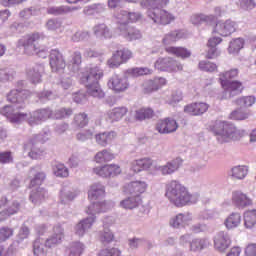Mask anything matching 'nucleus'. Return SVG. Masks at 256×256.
<instances>
[{
    "mask_svg": "<svg viewBox=\"0 0 256 256\" xmlns=\"http://www.w3.org/2000/svg\"><path fill=\"white\" fill-rule=\"evenodd\" d=\"M128 111L129 110L125 106L116 107L107 112V117L110 119L111 123L114 121H121V119L127 115Z\"/></svg>",
    "mask_w": 256,
    "mask_h": 256,
    "instance_id": "bb28decb",
    "label": "nucleus"
},
{
    "mask_svg": "<svg viewBox=\"0 0 256 256\" xmlns=\"http://www.w3.org/2000/svg\"><path fill=\"white\" fill-rule=\"evenodd\" d=\"M79 195L78 190L63 188L60 191V203L62 205H69L71 201H75V198Z\"/></svg>",
    "mask_w": 256,
    "mask_h": 256,
    "instance_id": "a878e982",
    "label": "nucleus"
},
{
    "mask_svg": "<svg viewBox=\"0 0 256 256\" xmlns=\"http://www.w3.org/2000/svg\"><path fill=\"white\" fill-rule=\"evenodd\" d=\"M215 16L205 14H195L191 17L193 25H201V23H213Z\"/></svg>",
    "mask_w": 256,
    "mask_h": 256,
    "instance_id": "58836bf2",
    "label": "nucleus"
},
{
    "mask_svg": "<svg viewBox=\"0 0 256 256\" xmlns=\"http://www.w3.org/2000/svg\"><path fill=\"white\" fill-rule=\"evenodd\" d=\"M56 177H69V169L64 164L58 163L53 166Z\"/></svg>",
    "mask_w": 256,
    "mask_h": 256,
    "instance_id": "4d7b16f0",
    "label": "nucleus"
},
{
    "mask_svg": "<svg viewBox=\"0 0 256 256\" xmlns=\"http://www.w3.org/2000/svg\"><path fill=\"white\" fill-rule=\"evenodd\" d=\"M25 82L23 80L18 82L16 89L10 91L7 95V101L12 105L4 106L0 113L9 119L10 123H23L27 121V113L15 112L19 109H25V99H27V90L23 89Z\"/></svg>",
    "mask_w": 256,
    "mask_h": 256,
    "instance_id": "f257e3e1",
    "label": "nucleus"
},
{
    "mask_svg": "<svg viewBox=\"0 0 256 256\" xmlns=\"http://www.w3.org/2000/svg\"><path fill=\"white\" fill-rule=\"evenodd\" d=\"M115 240V235L107 225L104 224V229L103 231L100 232V241L103 243V245H109V243H113Z\"/></svg>",
    "mask_w": 256,
    "mask_h": 256,
    "instance_id": "ea45409f",
    "label": "nucleus"
},
{
    "mask_svg": "<svg viewBox=\"0 0 256 256\" xmlns=\"http://www.w3.org/2000/svg\"><path fill=\"white\" fill-rule=\"evenodd\" d=\"M73 115V109L71 108H59L53 112L52 119H68Z\"/></svg>",
    "mask_w": 256,
    "mask_h": 256,
    "instance_id": "8fccbe9b",
    "label": "nucleus"
},
{
    "mask_svg": "<svg viewBox=\"0 0 256 256\" xmlns=\"http://www.w3.org/2000/svg\"><path fill=\"white\" fill-rule=\"evenodd\" d=\"M98 256H121V250H119L118 248L102 249L98 253Z\"/></svg>",
    "mask_w": 256,
    "mask_h": 256,
    "instance_id": "774afa93",
    "label": "nucleus"
},
{
    "mask_svg": "<svg viewBox=\"0 0 256 256\" xmlns=\"http://www.w3.org/2000/svg\"><path fill=\"white\" fill-rule=\"evenodd\" d=\"M235 105L239 107H252L255 105V96H244L234 100Z\"/></svg>",
    "mask_w": 256,
    "mask_h": 256,
    "instance_id": "09e8293b",
    "label": "nucleus"
},
{
    "mask_svg": "<svg viewBox=\"0 0 256 256\" xmlns=\"http://www.w3.org/2000/svg\"><path fill=\"white\" fill-rule=\"evenodd\" d=\"M37 13H39V10L35 7L25 8L19 12V17L20 19H31Z\"/></svg>",
    "mask_w": 256,
    "mask_h": 256,
    "instance_id": "680f3d73",
    "label": "nucleus"
},
{
    "mask_svg": "<svg viewBox=\"0 0 256 256\" xmlns=\"http://www.w3.org/2000/svg\"><path fill=\"white\" fill-rule=\"evenodd\" d=\"M224 91L220 95V99H233V97H237V95H241L243 93V83L241 81H225L221 83Z\"/></svg>",
    "mask_w": 256,
    "mask_h": 256,
    "instance_id": "0eeeda50",
    "label": "nucleus"
},
{
    "mask_svg": "<svg viewBox=\"0 0 256 256\" xmlns=\"http://www.w3.org/2000/svg\"><path fill=\"white\" fill-rule=\"evenodd\" d=\"M128 73L132 77H141V75H151V73H153V70L149 68H131L128 70Z\"/></svg>",
    "mask_w": 256,
    "mask_h": 256,
    "instance_id": "e2e57ef3",
    "label": "nucleus"
},
{
    "mask_svg": "<svg viewBox=\"0 0 256 256\" xmlns=\"http://www.w3.org/2000/svg\"><path fill=\"white\" fill-rule=\"evenodd\" d=\"M93 33L96 39H100V41L113 37V32H111V29L105 23L95 25L93 27Z\"/></svg>",
    "mask_w": 256,
    "mask_h": 256,
    "instance_id": "b1692460",
    "label": "nucleus"
},
{
    "mask_svg": "<svg viewBox=\"0 0 256 256\" xmlns=\"http://www.w3.org/2000/svg\"><path fill=\"white\" fill-rule=\"evenodd\" d=\"M212 131L214 135H216L219 143H227L229 139L237 141L241 138V131H239L235 125L227 122H216Z\"/></svg>",
    "mask_w": 256,
    "mask_h": 256,
    "instance_id": "39448f33",
    "label": "nucleus"
},
{
    "mask_svg": "<svg viewBox=\"0 0 256 256\" xmlns=\"http://www.w3.org/2000/svg\"><path fill=\"white\" fill-rule=\"evenodd\" d=\"M167 199L176 207H185V205H194L199 201V194H191L185 186L179 181L172 180L166 185Z\"/></svg>",
    "mask_w": 256,
    "mask_h": 256,
    "instance_id": "f03ea898",
    "label": "nucleus"
},
{
    "mask_svg": "<svg viewBox=\"0 0 256 256\" xmlns=\"http://www.w3.org/2000/svg\"><path fill=\"white\" fill-rule=\"evenodd\" d=\"M245 40L243 38L232 39L228 46L229 55H239V51L243 49Z\"/></svg>",
    "mask_w": 256,
    "mask_h": 256,
    "instance_id": "2f4dec72",
    "label": "nucleus"
},
{
    "mask_svg": "<svg viewBox=\"0 0 256 256\" xmlns=\"http://www.w3.org/2000/svg\"><path fill=\"white\" fill-rule=\"evenodd\" d=\"M113 207V202H96L88 206V209L86 210V213L88 215H91L92 217H95V213H105L106 211H109Z\"/></svg>",
    "mask_w": 256,
    "mask_h": 256,
    "instance_id": "6ab92c4d",
    "label": "nucleus"
},
{
    "mask_svg": "<svg viewBox=\"0 0 256 256\" xmlns=\"http://www.w3.org/2000/svg\"><path fill=\"white\" fill-rule=\"evenodd\" d=\"M85 251V245L81 242H72L70 244V253L69 256H81V254Z\"/></svg>",
    "mask_w": 256,
    "mask_h": 256,
    "instance_id": "603ef678",
    "label": "nucleus"
},
{
    "mask_svg": "<svg viewBox=\"0 0 256 256\" xmlns=\"http://www.w3.org/2000/svg\"><path fill=\"white\" fill-rule=\"evenodd\" d=\"M182 161L180 158H176L163 166L158 167V171L162 173V175H172L181 167Z\"/></svg>",
    "mask_w": 256,
    "mask_h": 256,
    "instance_id": "393cba45",
    "label": "nucleus"
},
{
    "mask_svg": "<svg viewBox=\"0 0 256 256\" xmlns=\"http://www.w3.org/2000/svg\"><path fill=\"white\" fill-rule=\"evenodd\" d=\"M256 224V210H248L244 213V225L251 229Z\"/></svg>",
    "mask_w": 256,
    "mask_h": 256,
    "instance_id": "37998d69",
    "label": "nucleus"
},
{
    "mask_svg": "<svg viewBox=\"0 0 256 256\" xmlns=\"http://www.w3.org/2000/svg\"><path fill=\"white\" fill-rule=\"evenodd\" d=\"M47 119H53V110L51 108H42L27 114L26 121H28L30 127H35V125H39L43 121H47Z\"/></svg>",
    "mask_w": 256,
    "mask_h": 256,
    "instance_id": "6e6552de",
    "label": "nucleus"
},
{
    "mask_svg": "<svg viewBox=\"0 0 256 256\" xmlns=\"http://www.w3.org/2000/svg\"><path fill=\"white\" fill-rule=\"evenodd\" d=\"M96 143L101 147H107L115 139V132H102L95 134Z\"/></svg>",
    "mask_w": 256,
    "mask_h": 256,
    "instance_id": "c85d7f7f",
    "label": "nucleus"
},
{
    "mask_svg": "<svg viewBox=\"0 0 256 256\" xmlns=\"http://www.w3.org/2000/svg\"><path fill=\"white\" fill-rule=\"evenodd\" d=\"M13 229L9 227H2L0 228V243H3V241H7V239H10L13 237Z\"/></svg>",
    "mask_w": 256,
    "mask_h": 256,
    "instance_id": "69168bd1",
    "label": "nucleus"
},
{
    "mask_svg": "<svg viewBox=\"0 0 256 256\" xmlns=\"http://www.w3.org/2000/svg\"><path fill=\"white\" fill-rule=\"evenodd\" d=\"M93 223H95V217L89 216L83 220H81L76 226H75V233L78 235V237H83L89 231L91 227H93Z\"/></svg>",
    "mask_w": 256,
    "mask_h": 256,
    "instance_id": "5701e85b",
    "label": "nucleus"
},
{
    "mask_svg": "<svg viewBox=\"0 0 256 256\" xmlns=\"http://www.w3.org/2000/svg\"><path fill=\"white\" fill-rule=\"evenodd\" d=\"M9 31L12 35H20V33H24L25 31V23L21 21H14L10 24Z\"/></svg>",
    "mask_w": 256,
    "mask_h": 256,
    "instance_id": "5fc2aeb1",
    "label": "nucleus"
},
{
    "mask_svg": "<svg viewBox=\"0 0 256 256\" xmlns=\"http://www.w3.org/2000/svg\"><path fill=\"white\" fill-rule=\"evenodd\" d=\"M232 203H234L235 207H238V209H245V207L252 205L253 201L244 193L236 191L232 193Z\"/></svg>",
    "mask_w": 256,
    "mask_h": 256,
    "instance_id": "4be33fe9",
    "label": "nucleus"
},
{
    "mask_svg": "<svg viewBox=\"0 0 256 256\" xmlns=\"http://www.w3.org/2000/svg\"><path fill=\"white\" fill-rule=\"evenodd\" d=\"M237 30V24L232 20H226L225 22H218L215 26V31L222 37H229Z\"/></svg>",
    "mask_w": 256,
    "mask_h": 256,
    "instance_id": "dca6fc26",
    "label": "nucleus"
},
{
    "mask_svg": "<svg viewBox=\"0 0 256 256\" xmlns=\"http://www.w3.org/2000/svg\"><path fill=\"white\" fill-rule=\"evenodd\" d=\"M37 98L39 103L45 104L48 101L55 99V96L53 95V92L49 90H44L37 94Z\"/></svg>",
    "mask_w": 256,
    "mask_h": 256,
    "instance_id": "052dcab7",
    "label": "nucleus"
},
{
    "mask_svg": "<svg viewBox=\"0 0 256 256\" xmlns=\"http://www.w3.org/2000/svg\"><path fill=\"white\" fill-rule=\"evenodd\" d=\"M209 111V104L205 102H195L184 107V113L188 115L199 116Z\"/></svg>",
    "mask_w": 256,
    "mask_h": 256,
    "instance_id": "f3484780",
    "label": "nucleus"
},
{
    "mask_svg": "<svg viewBox=\"0 0 256 256\" xmlns=\"http://www.w3.org/2000/svg\"><path fill=\"white\" fill-rule=\"evenodd\" d=\"M39 139H41V135H36L24 144V150L28 152L31 159H39L43 153Z\"/></svg>",
    "mask_w": 256,
    "mask_h": 256,
    "instance_id": "ddd939ff",
    "label": "nucleus"
},
{
    "mask_svg": "<svg viewBox=\"0 0 256 256\" xmlns=\"http://www.w3.org/2000/svg\"><path fill=\"white\" fill-rule=\"evenodd\" d=\"M45 73V66L43 64H35L27 70L28 79L31 83H41V77Z\"/></svg>",
    "mask_w": 256,
    "mask_h": 256,
    "instance_id": "aec40b11",
    "label": "nucleus"
},
{
    "mask_svg": "<svg viewBox=\"0 0 256 256\" xmlns=\"http://www.w3.org/2000/svg\"><path fill=\"white\" fill-rule=\"evenodd\" d=\"M209 247V240L207 238H194L192 243H190V251H203Z\"/></svg>",
    "mask_w": 256,
    "mask_h": 256,
    "instance_id": "72a5a7b5",
    "label": "nucleus"
},
{
    "mask_svg": "<svg viewBox=\"0 0 256 256\" xmlns=\"http://www.w3.org/2000/svg\"><path fill=\"white\" fill-rule=\"evenodd\" d=\"M231 173L235 179H245L247 173H249V168L247 166H236L232 168Z\"/></svg>",
    "mask_w": 256,
    "mask_h": 256,
    "instance_id": "49530a36",
    "label": "nucleus"
},
{
    "mask_svg": "<svg viewBox=\"0 0 256 256\" xmlns=\"http://www.w3.org/2000/svg\"><path fill=\"white\" fill-rule=\"evenodd\" d=\"M239 75V69H231L220 75V83H225V81H231L230 79H235Z\"/></svg>",
    "mask_w": 256,
    "mask_h": 256,
    "instance_id": "bf43d9fd",
    "label": "nucleus"
},
{
    "mask_svg": "<svg viewBox=\"0 0 256 256\" xmlns=\"http://www.w3.org/2000/svg\"><path fill=\"white\" fill-rule=\"evenodd\" d=\"M133 57V52L127 48H123L121 50L116 51L112 57L108 60V65L112 69L119 67V65H123V63H127L129 59Z\"/></svg>",
    "mask_w": 256,
    "mask_h": 256,
    "instance_id": "9b49d317",
    "label": "nucleus"
},
{
    "mask_svg": "<svg viewBox=\"0 0 256 256\" xmlns=\"http://www.w3.org/2000/svg\"><path fill=\"white\" fill-rule=\"evenodd\" d=\"M77 8L75 7H69V6H52L47 8V14L48 15H66V13H71V11H75Z\"/></svg>",
    "mask_w": 256,
    "mask_h": 256,
    "instance_id": "f704fd0d",
    "label": "nucleus"
},
{
    "mask_svg": "<svg viewBox=\"0 0 256 256\" xmlns=\"http://www.w3.org/2000/svg\"><path fill=\"white\" fill-rule=\"evenodd\" d=\"M63 237H65V230L61 225L54 226V234L45 240V247L51 249V247H55V245H59L61 241H63Z\"/></svg>",
    "mask_w": 256,
    "mask_h": 256,
    "instance_id": "a211bd4d",
    "label": "nucleus"
},
{
    "mask_svg": "<svg viewBox=\"0 0 256 256\" xmlns=\"http://www.w3.org/2000/svg\"><path fill=\"white\" fill-rule=\"evenodd\" d=\"M231 247V236L225 231L218 232L214 237V249L219 253H225Z\"/></svg>",
    "mask_w": 256,
    "mask_h": 256,
    "instance_id": "4468645a",
    "label": "nucleus"
},
{
    "mask_svg": "<svg viewBox=\"0 0 256 256\" xmlns=\"http://www.w3.org/2000/svg\"><path fill=\"white\" fill-rule=\"evenodd\" d=\"M33 251L35 256H45V240L38 238L33 243Z\"/></svg>",
    "mask_w": 256,
    "mask_h": 256,
    "instance_id": "a18cd8bd",
    "label": "nucleus"
},
{
    "mask_svg": "<svg viewBox=\"0 0 256 256\" xmlns=\"http://www.w3.org/2000/svg\"><path fill=\"white\" fill-rule=\"evenodd\" d=\"M113 159H115V156L113 153L108 152L107 149H104L95 155L96 163H107L113 161Z\"/></svg>",
    "mask_w": 256,
    "mask_h": 256,
    "instance_id": "c03bdc74",
    "label": "nucleus"
},
{
    "mask_svg": "<svg viewBox=\"0 0 256 256\" xmlns=\"http://www.w3.org/2000/svg\"><path fill=\"white\" fill-rule=\"evenodd\" d=\"M101 77H103V70L99 66L90 67L82 73L80 83L86 87L87 93L91 97H97L98 99L105 97V93L99 85Z\"/></svg>",
    "mask_w": 256,
    "mask_h": 256,
    "instance_id": "20e7f679",
    "label": "nucleus"
},
{
    "mask_svg": "<svg viewBox=\"0 0 256 256\" xmlns=\"http://www.w3.org/2000/svg\"><path fill=\"white\" fill-rule=\"evenodd\" d=\"M15 77V70L11 68H4L0 70V81L2 83H7V81H11Z\"/></svg>",
    "mask_w": 256,
    "mask_h": 256,
    "instance_id": "6e6d98bb",
    "label": "nucleus"
},
{
    "mask_svg": "<svg viewBox=\"0 0 256 256\" xmlns=\"http://www.w3.org/2000/svg\"><path fill=\"white\" fill-rule=\"evenodd\" d=\"M199 69L207 73H213V71H217V64L203 60L199 62Z\"/></svg>",
    "mask_w": 256,
    "mask_h": 256,
    "instance_id": "13d9d810",
    "label": "nucleus"
},
{
    "mask_svg": "<svg viewBox=\"0 0 256 256\" xmlns=\"http://www.w3.org/2000/svg\"><path fill=\"white\" fill-rule=\"evenodd\" d=\"M43 39H45V35L39 32L28 34L18 40V47H24L26 55H33Z\"/></svg>",
    "mask_w": 256,
    "mask_h": 256,
    "instance_id": "423d86ee",
    "label": "nucleus"
},
{
    "mask_svg": "<svg viewBox=\"0 0 256 256\" xmlns=\"http://www.w3.org/2000/svg\"><path fill=\"white\" fill-rule=\"evenodd\" d=\"M85 15H99L101 13H105V4H91L86 6L83 10Z\"/></svg>",
    "mask_w": 256,
    "mask_h": 256,
    "instance_id": "e433bc0d",
    "label": "nucleus"
},
{
    "mask_svg": "<svg viewBox=\"0 0 256 256\" xmlns=\"http://www.w3.org/2000/svg\"><path fill=\"white\" fill-rule=\"evenodd\" d=\"M154 67L155 69H158V71H166L168 73L183 71V66L171 57L159 58L155 62Z\"/></svg>",
    "mask_w": 256,
    "mask_h": 256,
    "instance_id": "1a4fd4ad",
    "label": "nucleus"
},
{
    "mask_svg": "<svg viewBox=\"0 0 256 256\" xmlns=\"http://www.w3.org/2000/svg\"><path fill=\"white\" fill-rule=\"evenodd\" d=\"M166 53H169L170 55H176V57H181V59H187L191 57V51L183 47H167Z\"/></svg>",
    "mask_w": 256,
    "mask_h": 256,
    "instance_id": "c9c22d12",
    "label": "nucleus"
},
{
    "mask_svg": "<svg viewBox=\"0 0 256 256\" xmlns=\"http://www.w3.org/2000/svg\"><path fill=\"white\" fill-rule=\"evenodd\" d=\"M49 63L53 73H63V71H65V67H67L63 53L58 49L51 50Z\"/></svg>",
    "mask_w": 256,
    "mask_h": 256,
    "instance_id": "9d476101",
    "label": "nucleus"
},
{
    "mask_svg": "<svg viewBox=\"0 0 256 256\" xmlns=\"http://www.w3.org/2000/svg\"><path fill=\"white\" fill-rule=\"evenodd\" d=\"M147 189V183L143 181L130 182L126 186V193L133 195L134 197H141V193H145Z\"/></svg>",
    "mask_w": 256,
    "mask_h": 256,
    "instance_id": "412c9836",
    "label": "nucleus"
},
{
    "mask_svg": "<svg viewBox=\"0 0 256 256\" xmlns=\"http://www.w3.org/2000/svg\"><path fill=\"white\" fill-rule=\"evenodd\" d=\"M81 62H82L81 52L79 51L74 52L71 60L74 72L79 71V65L81 64Z\"/></svg>",
    "mask_w": 256,
    "mask_h": 256,
    "instance_id": "338daca9",
    "label": "nucleus"
},
{
    "mask_svg": "<svg viewBox=\"0 0 256 256\" xmlns=\"http://www.w3.org/2000/svg\"><path fill=\"white\" fill-rule=\"evenodd\" d=\"M74 125L76 127H80V129H83V127H87L89 125V117L85 112L76 114L74 116Z\"/></svg>",
    "mask_w": 256,
    "mask_h": 256,
    "instance_id": "de8ad7c7",
    "label": "nucleus"
},
{
    "mask_svg": "<svg viewBox=\"0 0 256 256\" xmlns=\"http://www.w3.org/2000/svg\"><path fill=\"white\" fill-rule=\"evenodd\" d=\"M241 224V214L232 213L226 220L225 225L228 229H235Z\"/></svg>",
    "mask_w": 256,
    "mask_h": 256,
    "instance_id": "79ce46f5",
    "label": "nucleus"
},
{
    "mask_svg": "<svg viewBox=\"0 0 256 256\" xmlns=\"http://www.w3.org/2000/svg\"><path fill=\"white\" fill-rule=\"evenodd\" d=\"M108 87L115 93H123V91L129 89V81L125 76L114 74L108 80Z\"/></svg>",
    "mask_w": 256,
    "mask_h": 256,
    "instance_id": "f8f14e48",
    "label": "nucleus"
},
{
    "mask_svg": "<svg viewBox=\"0 0 256 256\" xmlns=\"http://www.w3.org/2000/svg\"><path fill=\"white\" fill-rule=\"evenodd\" d=\"M125 39L128 41H137V39H141V31L134 27H128L126 33L124 34Z\"/></svg>",
    "mask_w": 256,
    "mask_h": 256,
    "instance_id": "3c124183",
    "label": "nucleus"
},
{
    "mask_svg": "<svg viewBox=\"0 0 256 256\" xmlns=\"http://www.w3.org/2000/svg\"><path fill=\"white\" fill-rule=\"evenodd\" d=\"M153 117V110L151 108H141L136 111L137 121H144V119H151Z\"/></svg>",
    "mask_w": 256,
    "mask_h": 256,
    "instance_id": "864d4df0",
    "label": "nucleus"
},
{
    "mask_svg": "<svg viewBox=\"0 0 256 256\" xmlns=\"http://www.w3.org/2000/svg\"><path fill=\"white\" fill-rule=\"evenodd\" d=\"M48 195L49 193L45 188L38 187L36 190L31 191L29 199L34 205H38V203H41Z\"/></svg>",
    "mask_w": 256,
    "mask_h": 256,
    "instance_id": "c756f323",
    "label": "nucleus"
},
{
    "mask_svg": "<svg viewBox=\"0 0 256 256\" xmlns=\"http://www.w3.org/2000/svg\"><path fill=\"white\" fill-rule=\"evenodd\" d=\"M151 165H153V160H151V158H141L133 163L132 169L135 173H140V171H147V169H150Z\"/></svg>",
    "mask_w": 256,
    "mask_h": 256,
    "instance_id": "7c9ffc66",
    "label": "nucleus"
},
{
    "mask_svg": "<svg viewBox=\"0 0 256 256\" xmlns=\"http://www.w3.org/2000/svg\"><path fill=\"white\" fill-rule=\"evenodd\" d=\"M141 204V196H133L131 195L130 197H127L126 199L122 200L120 202L121 207L124 209H135L139 207Z\"/></svg>",
    "mask_w": 256,
    "mask_h": 256,
    "instance_id": "473e14b6",
    "label": "nucleus"
},
{
    "mask_svg": "<svg viewBox=\"0 0 256 256\" xmlns=\"http://www.w3.org/2000/svg\"><path fill=\"white\" fill-rule=\"evenodd\" d=\"M179 39H183V32L175 30L166 34L162 42L164 45H171V43H175L179 41Z\"/></svg>",
    "mask_w": 256,
    "mask_h": 256,
    "instance_id": "4c0bfd02",
    "label": "nucleus"
},
{
    "mask_svg": "<svg viewBox=\"0 0 256 256\" xmlns=\"http://www.w3.org/2000/svg\"><path fill=\"white\" fill-rule=\"evenodd\" d=\"M169 223L170 227H173V229H181L182 227H185V224L183 222V213H180L175 217L171 218Z\"/></svg>",
    "mask_w": 256,
    "mask_h": 256,
    "instance_id": "0e129e2a",
    "label": "nucleus"
},
{
    "mask_svg": "<svg viewBox=\"0 0 256 256\" xmlns=\"http://www.w3.org/2000/svg\"><path fill=\"white\" fill-rule=\"evenodd\" d=\"M156 129L161 134L167 135L169 133H175L179 129V124L173 118H165L157 123Z\"/></svg>",
    "mask_w": 256,
    "mask_h": 256,
    "instance_id": "2eb2a0df",
    "label": "nucleus"
},
{
    "mask_svg": "<svg viewBox=\"0 0 256 256\" xmlns=\"http://www.w3.org/2000/svg\"><path fill=\"white\" fill-rule=\"evenodd\" d=\"M168 0H143L141 2V7H144L147 10V17L156 25H169L175 17L171 13L163 10L159 7H165Z\"/></svg>",
    "mask_w": 256,
    "mask_h": 256,
    "instance_id": "7ed1b4c3",
    "label": "nucleus"
},
{
    "mask_svg": "<svg viewBox=\"0 0 256 256\" xmlns=\"http://www.w3.org/2000/svg\"><path fill=\"white\" fill-rule=\"evenodd\" d=\"M103 195H105V186H103V184L94 183L91 185L88 191V198L91 199V201H96V199L103 197Z\"/></svg>",
    "mask_w": 256,
    "mask_h": 256,
    "instance_id": "cd10ccee",
    "label": "nucleus"
},
{
    "mask_svg": "<svg viewBox=\"0 0 256 256\" xmlns=\"http://www.w3.org/2000/svg\"><path fill=\"white\" fill-rule=\"evenodd\" d=\"M95 137V129H85L76 134L77 141H80L81 143H85V141H91Z\"/></svg>",
    "mask_w": 256,
    "mask_h": 256,
    "instance_id": "a19ab883",
    "label": "nucleus"
}]
</instances>
